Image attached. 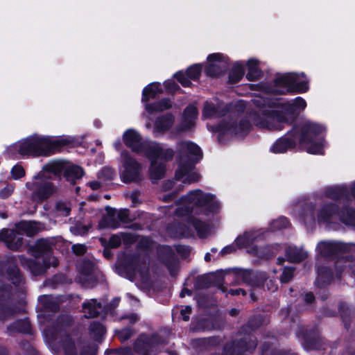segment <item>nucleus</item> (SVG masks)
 <instances>
[{
    "instance_id": "obj_9",
    "label": "nucleus",
    "mask_w": 355,
    "mask_h": 355,
    "mask_svg": "<svg viewBox=\"0 0 355 355\" xmlns=\"http://www.w3.org/2000/svg\"><path fill=\"white\" fill-rule=\"evenodd\" d=\"M50 163L45 164L42 170L26 182L25 187L30 198L35 203H42L51 198L58 191V186L53 182L51 174Z\"/></svg>"
},
{
    "instance_id": "obj_24",
    "label": "nucleus",
    "mask_w": 355,
    "mask_h": 355,
    "mask_svg": "<svg viewBox=\"0 0 355 355\" xmlns=\"http://www.w3.org/2000/svg\"><path fill=\"white\" fill-rule=\"evenodd\" d=\"M162 345V341L158 336H153L148 338L146 336H141L135 345V349L144 355H147L148 352L157 351V347Z\"/></svg>"
},
{
    "instance_id": "obj_28",
    "label": "nucleus",
    "mask_w": 355,
    "mask_h": 355,
    "mask_svg": "<svg viewBox=\"0 0 355 355\" xmlns=\"http://www.w3.org/2000/svg\"><path fill=\"white\" fill-rule=\"evenodd\" d=\"M93 264L90 261H86L83 265L78 266L79 276L78 281L84 286L89 288L93 286L95 278L92 274Z\"/></svg>"
},
{
    "instance_id": "obj_34",
    "label": "nucleus",
    "mask_w": 355,
    "mask_h": 355,
    "mask_svg": "<svg viewBox=\"0 0 355 355\" xmlns=\"http://www.w3.org/2000/svg\"><path fill=\"white\" fill-rule=\"evenodd\" d=\"M101 309V303H97L96 300L94 299L85 302L83 305V311L87 318L96 316Z\"/></svg>"
},
{
    "instance_id": "obj_41",
    "label": "nucleus",
    "mask_w": 355,
    "mask_h": 355,
    "mask_svg": "<svg viewBox=\"0 0 355 355\" xmlns=\"http://www.w3.org/2000/svg\"><path fill=\"white\" fill-rule=\"evenodd\" d=\"M10 173L14 180H19L23 178L26 173L22 166L16 164L12 168Z\"/></svg>"
},
{
    "instance_id": "obj_15",
    "label": "nucleus",
    "mask_w": 355,
    "mask_h": 355,
    "mask_svg": "<svg viewBox=\"0 0 355 355\" xmlns=\"http://www.w3.org/2000/svg\"><path fill=\"white\" fill-rule=\"evenodd\" d=\"M52 169V174L60 175L63 173L64 177L69 182H73L75 180L83 175V168L64 160H53L49 162Z\"/></svg>"
},
{
    "instance_id": "obj_33",
    "label": "nucleus",
    "mask_w": 355,
    "mask_h": 355,
    "mask_svg": "<svg viewBox=\"0 0 355 355\" xmlns=\"http://www.w3.org/2000/svg\"><path fill=\"white\" fill-rule=\"evenodd\" d=\"M259 61L254 58L249 59L246 62L248 73L246 78L250 81L255 80L261 76V71L259 67Z\"/></svg>"
},
{
    "instance_id": "obj_49",
    "label": "nucleus",
    "mask_w": 355,
    "mask_h": 355,
    "mask_svg": "<svg viewBox=\"0 0 355 355\" xmlns=\"http://www.w3.org/2000/svg\"><path fill=\"white\" fill-rule=\"evenodd\" d=\"M72 250L76 254L80 255L86 252L87 247L83 244H76L72 246Z\"/></svg>"
},
{
    "instance_id": "obj_8",
    "label": "nucleus",
    "mask_w": 355,
    "mask_h": 355,
    "mask_svg": "<svg viewBox=\"0 0 355 355\" xmlns=\"http://www.w3.org/2000/svg\"><path fill=\"white\" fill-rule=\"evenodd\" d=\"M46 344L55 355H96L94 345H86L81 341H75L64 324H57L44 331Z\"/></svg>"
},
{
    "instance_id": "obj_45",
    "label": "nucleus",
    "mask_w": 355,
    "mask_h": 355,
    "mask_svg": "<svg viewBox=\"0 0 355 355\" xmlns=\"http://www.w3.org/2000/svg\"><path fill=\"white\" fill-rule=\"evenodd\" d=\"M132 330L129 328L123 329L120 331H116L119 340L121 341H125L128 339L132 335Z\"/></svg>"
},
{
    "instance_id": "obj_2",
    "label": "nucleus",
    "mask_w": 355,
    "mask_h": 355,
    "mask_svg": "<svg viewBox=\"0 0 355 355\" xmlns=\"http://www.w3.org/2000/svg\"><path fill=\"white\" fill-rule=\"evenodd\" d=\"M257 110L250 117L257 126L270 130H281L306 107V101L296 97L291 101L286 99H267L256 96L252 100Z\"/></svg>"
},
{
    "instance_id": "obj_64",
    "label": "nucleus",
    "mask_w": 355,
    "mask_h": 355,
    "mask_svg": "<svg viewBox=\"0 0 355 355\" xmlns=\"http://www.w3.org/2000/svg\"><path fill=\"white\" fill-rule=\"evenodd\" d=\"M205 260L206 261H209L211 260V255L209 252H207L205 256Z\"/></svg>"
},
{
    "instance_id": "obj_18",
    "label": "nucleus",
    "mask_w": 355,
    "mask_h": 355,
    "mask_svg": "<svg viewBox=\"0 0 355 355\" xmlns=\"http://www.w3.org/2000/svg\"><path fill=\"white\" fill-rule=\"evenodd\" d=\"M250 128V123L246 121H241L239 125L235 124L232 120L223 121L216 129L220 135H227L231 137L236 136L241 137L244 136Z\"/></svg>"
},
{
    "instance_id": "obj_30",
    "label": "nucleus",
    "mask_w": 355,
    "mask_h": 355,
    "mask_svg": "<svg viewBox=\"0 0 355 355\" xmlns=\"http://www.w3.org/2000/svg\"><path fill=\"white\" fill-rule=\"evenodd\" d=\"M348 191L355 197V181L352 182L349 187L344 184L329 187L326 189V195L330 198H335L344 195Z\"/></svg>"
},
{
    "instance_id": "obj_11",
    "label": "nucleus",
    "mask_w": 355,
    "mask_h": 355,
    "mask_svg": "<svg viewBox=\"0 0 355 355\" xmlns=\"http://www.w3.org/2000/svg\"><path fill=\"white\" fill-rule=\"evenodd\" d=\"M296 78H297V76L292 73L280 75L272 83L259 85L260 92L253 97L252 100L256 96H262L267 101V99H272L268 96L270 94H284L292 93L293 83ZM266 105H267V101Z\"/></svg>"
},
{
    "instance_id": "obj_43",
    "label": "nucleus",
    "mask_w": 355,
    "mask_h": 355,
    "mask_svg": "<svg viewBox=\"0 0 355 355\" xmlns=\"http://www.w3.org/2000/svg\"><path fill=\"white\" fill-rule=\"evenodd\" d=\"M15 187L12 184H6L1 190H0V198L6 199L12 195Z\"/></svg>"
},
{
    "instance_id": "obj_25",
    "label": "nucleus",
    "mask_w": 355,
    "mask_h": 355,
    "mask_svg": "<svg viewBox=\"0 0 355 355\" xmlns=\"http://www.w3.org/2000/svg\"><path fill=\"white\" fill-rule=\"evenodd\" d=\"M18 230L10 229L0 230V240L11 250H17L22 245V234Z\"/></svg>"
},
{
    "instance_id": "obj_13",
    "label": "nucleus",
    "mask_w": 355,
    "mask_h": 355,
    "mask_svg": "<svg viewBox=\"0 0 355 355\" xmlns=\"http://www.w3.org/2000/svg\"><path fill=\"white\" fill-rule=\"evenodd\" d=\"M142 166L127 150L121 153L119 175L123 182H135L141 178Z\"/></svg>"
},
{
    "instance_id": "obj_55",
    "label": "nucleus",
    "mask_w": 355,
    "mask_h": 355,
    "mask_svg": "<svg viewBox=\"0 0 355 355\" xmlns=\"http://www.w3.org/2000/svg\"><path fill=\"white\" fill-rule=\"evenodd\" d=\"M87 184L92 190L98 189L101 186V183L98 181H92L89 182Z\"/></svg>"
},
{
    "instance_id": "obj_53",
    "label": "nucleus",
    "mask_w": 355,
    "mask_h": 355,
    "mask_svg": "<svg viewBox=\"0 0 355 355\" xmlns=\"http://www.w3.org/2000/svg\"><path fill=\"white\" fill-rule=\"evenodd\" d=\"M112 355H132V351L129 348H124L115 351Z\"/></svg>"
},
{
    "instance_id": "obj_22",
    "label": "nucleus",
    "mask_w": 355,
    "mask_h": 355,
    "mask_svg": "<svg viewBox=\"0 0 355 355\" xmlns=\"http://www.w3.org/2000/svg\"><path fill=\"white\" fill-rule=\"evenodd\" d=\"M266 231L263 229L250 230L239 234L234 241V244L239 248H247L255 242L265 238Z\"/></svg>"
},
{
    "instance_id": "obj_39",
    "label": "nucleus",
    "mask_w": 355,
    "mask_h": 355,
    "mask_svg": "<svg viewBox=\"0 0 355 355\" xmlns=\"http://www.w3.org/2000/svg\"><path fill=\"white\" fill-rule=\"evenodd\" d=\"M289 226L290 222L288 219L284 216H281L271 222L270 229L272 231H276L288 228Z\"/></svg>"
},
{
    "instance_id": "obj_3",
    "label": "nucleus",
    "mask_w": 355,
    "mask_h": 355,
    "mask_svg": "<svg viewBox=\"0 0 355 355\" xmlns=\"http://www.w3.org/2000/svg\"><path fill=\"white\" fill-rule=\"evenodd\" d=\"M325 135L326 127L323 124L304 121L276 140L269 150L274 154L284 153L298 144L308 153L322 155L327 146Z\"/></svg>"
},
{
    "instance_id": "obj_36",
    "label": "nucleus",
    "mask_w": 355,
    "mask_h": 355,
    "mask_svg": "<svg viewBox=\"0 0 355 355\" xmlns=\"http://www.w3.org/2000/svg\"><path fill=\"white\" fill-rule=\"evenodd\" d=\"M245 73L244 64L241 62H235L232 68L229 76L230 82L232 83H238L241 80Z\"/></svg>"
},
{
    "instance_id": "obj_51",
    "label": "nucleus",
    "mask_w": 355,
    "mask_h": 355,
    "mask_svg": "<svg viewBox=\"0 0 355 355\" xmlns=\"http://www.w3.org/2000/svg\"><path fill=\"white\" fill-rule=\"evenodd\" d=\"M191 308L189 306H186L181 310V315L184 320L187 321L189 319V314L191 313Z\"/></svg>"
},
{
    "instance_id": "obj_61",
    "label": "nucleus",
    "mask_w": 355,
    "mask_h": 355,
    "mask_svg": "<svg viewBox=\"0 0 355 355\" xmlns=\"http://www.w3.org/2000/svg\"><path fill=\"white\" fill-rule=\"evenodd\" d=\"M51 298V297H50V296H46V295L41 296V297H40L39 300L40 302H47V301H49Z\"/></svg>"
},
{
    "instance_id": "obj_42",
    "label": "nucleus",
    "mask_w": 355,
    "mask_h": 355,
    "mask_svg": "<svg viewBox=\"0 0 355 355\" xmlns=\"http://www.w3.org/2000/svg\"><path fill=\"white\" fill-rule=\"evenodd\" d=\"M354 262L352 261H349V259H345L343 257L340 258L336 263V269L337 271V276H338V273L343 269V264L345 263V268L349 267L350 268L352 267V263Z\"/></svg>"
},
{
    "instance_id": "obj_60",
    "label": "nucleus",
    "mask_w": 355,
    "mask_h": 355,
    "mask_svg": "<svg viewBox=\"0 0 355 355\" xmlns=\"http://www.w3.org/2000/svg\"><path fill=\"white\" fill-rule=\"evenodd\" d=\"M71 231L73 233H74V234H84V233H85V232L87 231V227H85V226H84V227H83V231H81V232H76V230H75V228H71Z\"/></svg>"
},
{
    "instance_id": "obj_23",
    "label": "nucleus",
    "mask_w": 355,
    "mask_h": 355,
    "mask_svg": "<svg viewBox=\"0 0 355 355\" xmlns=\"http://www.w3.org/2000/svg\"><path fill=\"white\" fill-rule=\"evenodd\" d=\"M256 346V340L252 337L248 336L236 344L227 345L225 347V352L226 355H240L245 352L251 353Z\"/></svg>"
},
{
    "instance_id": "obj_20",
    "label": "nucleus",
    "mask_w": 355,
    "mask_h": 355,
    "mask_svg": "<svg viewBox=\"0 0 355 355\" xmlns=\"http://www.w3.org/2000/svg\"><path fill=\"white\" fill-rule=\"evenodd\" d=\"M107 216L100 222V227L116 229L119 227V223H125L128 219V210H116L110 207L105 208Z\"/></svg>"
},
{
    "instance_id": "obj_50",
    "label": "nucleus",
    "mask_w": 355,
    "mask_h": 355,
    "mask_svg": "<svg viewBox=\"0 0 355 355\" xmlns=\"http://www.w3.org/2000/svg\"><path fill=\"white\" fill-rule=\"evenodd\" d=\"M121 243V238L119 235H113L110 239V245L112 248H117Z\"/></svg>"
},
{
    "instance_id": "obj_59",
    "label": "nucleus",
    "mask_w": 355,
    "mask_h": 355,
    "mask_svg": "<svg viewBox=\"0 0 355 355\" xmlns=\"http://www.w3.org/2000/svg\"><path fill=\"white\" fill-rule=\"evenodd\" d=\"M191 294V292L188 289H183L180 293V297H184L186 295H190Z\"/></svg>"
},
{
    "instance_id": "obj_27",
    "label": "nucleus",
    "mask_w": 355,
    "mask_h": 355,
    "mask_svg": "<svg viewBox=\"0 0 355 355\" xmlns=\"http://www.w3.org/2000/svg\"><path fill=\"white\" fill-rule=\"evenodd\" d=\"M202 69V64H196L191 66L186 73L182 71L176 73L175 77L183 87H189L191 84L190 80H197L200 75Z\"/></svg>"
},
{
    "instance_id": "obj_10",
    "label": "nucleus",
    "mask_w": 355,
    "mask_h": 355,
    "mask_svg": "<svg viewBox=\"0 0 355 355\" xmlns=\"http://www.w3.org/2000/svg\"><path fill=\"white\" fill-rule=\"evenodd\" d=\"M35 258H42L43 265L38 266L33 261L27 259L24 256H19V260L22 266L28 268L35 275L44 272L50 266L56 267L58 264L57 259L51 254L49 243L46 240H40L35 245Z\"/></svg>"
},
{
    "instance_id": "obj_7",
    "label": "nucleus",
    "mask_w": 355,
    "mask_h": 355,
    "mask_svg": "<svg viewBox=\"0 0 355 355\" xmlns=\"http://www.w3.org/2000/svg\"><path fill=\"white\" fill-rule=\"evenodd\" d=\"M293 215L307 227H312L316 222L320 224H329L338 220L355 226V211L348 206H344L339 210L334 204H325L315 209L312 205H307L303 208L302 213L295 212Z\"/></svg>"
},
{
    "instance_id": "obj_19",
    "label": "nucleus",
    "mask_w": 355,
    "mask_h": 355,
    "mask_svg": "<svg viewBox=\"0 0 355 355\" xmlns=\"http://www.w3.org/2000/svg\"><path fill=\"white\" fill-rule=\"evenodd\" d=\"M7 276L13 286L6 287L2 282H0V298L8 296L12 292H21L24 290V280L16 267L10 268Z\"/></svg>"
},
{
    "instance_id": "obj_37",
    "label": "nucleus",
    "mask_w": 355,
    "mask_h": 355,
    "mask_svg": "<svg viewBox=\"0 0 355 355\" xmlns=\"http://www.w3.org/2000/svg\"><path fill=\"white\" fill-rule=\"evenodd\" d=\"M17 229L24 231L28 236H33L41 230L40 225L35 221H22Z\"/></svg>"
},
{
    "instance_id": "obj_52",
    "label": "nucleus",
    "mask_w": 355,
    "mask_h": 355,
    "mask_svg": "<svg viewBox=\"0 0 355 355\" xmlns=\"http://www.w3.org/2000/svg\"><path fill=\"white\" fill-rule=\"evenodd\" d=\"M21 323V322H17V324ZM22 323V327H19L17 326L16 328L19 331H21V332H24V333H27L29 331V329H30V325H29V323L28 322V321L26 320H24L23 322H21Z\"/></svg>"
},
{
    "instance_id": "obj_6",
    "label": "nucleus",
    "mask_w": 355,
    "mask_h": 355,
    "mask_svg": "<svg viewBox=\"0 0 355 355\" xmlns=\"http://www.w3.org/2000/svg\"><path fill=\"white\" fill-rule=\"evenodd\" d=\"M126 146L137 153H144L150 160V175L154 180L160 179L165 173L164 162L172 159L173 150L166 146L147 140L135 129H128L123 134Z\"/></svg>"
},
{
    "instance_id": "obj_54",
    "label": "nucleus",
    "mask_w": 355,
    "mask_h": 355,
    "mask_svg": "<svg viewBox=\"0 0 355 355\" xmlns=\"http://www.w3.org/2000/svg\"><path fill=\"white\" fill-rule=\"evenodd\" d=\"M234 251H235L234 245H227L225 248H223L221 250L220 253H221V254L225 255L227 254H230Z\"/></svg>"
},
{
    "instance_id": "obj_21",
    "label": "nucleus",
    "mask_w": 355,
    "mask_h": 355,
    "mask_svg": "<svg viewBox=\"0 0 355 355\" xmlns=\"http://www.w3.org/2000/svg\"><path fill=\"white\" fill-rule=\"evenodd\" d=\"M198 116V110L193 105H189L184 110L182 121L176 127L175 131L171 132L173 137L178 134L185 132L193 129L196 125V121Z\"/></svg>"
},
{
    "instance_id": "obj_57",
    "label": "nucleus",
    "mask_w": 355,
    "mask_h": 355,
    "mask_svg": "<svg viewBox=\"0 0 355 355\" xmlns=\"http://www.w3.org/2000/svg\"><path fill=\"white\" fill-rule=\"evenodd\" d=\"M304 300L306 302L311 303L314 300V296L311 293H306L304 296Z\"/></svg>"
},
{
    "instance_id": "obj_29",
    "label": "nucleus",
    "mask_w": 355,
    "mask_h": 355,
    "mask_svg": "<svg viewBox=\"0 0 355 355\" xmlns=\"http://www.w3.org/2000/svg\"><path fill=\"white\" fill-rule=\"evenodd\" d=\"M175 117L171 114H167L157 118L153 127V133L159 135L168 131L173 125Z\"/></svg>"
},
{
    "instance_id": "obj_48",
    "label": "nucleus",
    "mask_w": 355,
    "mask_h": 355,
    "mask_svg": "<svg viewBox=\"0 0 355 355\" xmlns=\"http://www.w3.org/2000/svg\"><path fill=\"white\" fill-rule=\"evenodd\" d=\"M164 86L168 92H174L178 89V85L172 79L167 80L164 82Z\"/></svg>"
},
{
    "instance_id": "obj_12",
    "label": "nucleus",
    "mask_w": 355,
    "mask_h": 355,
    "mask_svg": "<svg viewBox=\"0 0 355 355\" xmlns=\"http://www.w3.org/2000/svg\"><path fill=\"white\" fill-rule=\"evenodd\" d=\"M162 92V87L159 83H150L144 88L141 102L145 103L144 107L148 113L163 112L171 107L172 103L168 98H164L154 103H148L150 99H154L161 94Z\"/></svg>"
},
{
    "instance_id": "obj_14",
    "label": "nucleus",
    "mask_w": 355,
    "mask_h": 355,
    "mask_svg": "<svg viewBox=\"0 0 355 355\" xmlns=\"http://www.w3.org/2000/svg\"><path fill=\"white\" fill-rule=\"evenodd\" d=\"M127 272L143 282H146L150 276V267L148 259L140 256L127 257L125 261Z\"/></svg>"
},
{
    "instance_id": "obj_17",
    "label": "nucleus",
    "mask_w": 355,
    "mask_h": 355,
    "mask_svg": "<svg viewBox=\"0 0 355 355\" xmlns=\"http://www.w3.org/2000/svg\"><path fill=\"white\" fill-rule=\"evenodd\" d=\"M229 58L220 53L209 54L205 65V73L211 77L219 76L228 67Z\"/></svg>"
},
{
    "instance_id": "obj_62",
    "label": "nucleus",
    "mask_w": 355,
    "mask_h": 355,
    "mask_svg": "<svg viewBox=\"0 0 355 355\" xmlns=\"http://www.w3.org/2000/svg\"><path fill=\"white\" fill-rule=\"evenodd\" d=\"M129 319H130V322H135L139 318H138V316L137 315H132L130 316Z\"/></svg>"
},
{
    "instance_id": "obj_38",
    "label": "nucleus",
    "mask_w": 355,
    "mask_h": 355,
    "mask_svg": "<svg viewBox=\"0 0 355 355\" xmlns=\"http://www.w3.org/2000/svg\"><path fill=\"white\" fill-rule=\"evenodd\" d=\"M317 283H329L333 280L332 272L326 267L318 268Z\"/></svg>"
},
{
    "instance_id": "obj_58",
    "label": "nucleus",
    "mask_w": 355,
    "mask_h": 355,
    "mask_svg": "<svg viewBox=\"0 0 355 355\" xmlns=\"http://www.w3.org/2000/svg\"><path fill=\"white\" fill-rule=\"evenodd\" d=\"M347 250H344V252H349L355 253V244H347Z\"/></svg>"
},
{
    "instance_id": "obj_44",
    "label": "nucleus",
    "mask_w": 355,
    "mask_h": 355,
    "mask_svg": "<svg viewBox=\"0 0 355 355\" xmlns=\"http://www.w3.org/2000/svg\"><path fill=\"white\" fill-rule=\"evenodd\" d=\"M293 268H285L281 276V282L283 283L289 282L293 277Z\"/></svg>"
},
{
    "instance_id": "obj_16",
    "label": "nucleus",
    "mask_w": 355,
    "mask_h": 355,
    "mask_svg": "<svg viewBox=\"0 0 355 355\" xmlns=\"http://www.w3.org/2000/svg\"><path fill=\"white\" fill-rule=\"evenodd\" d=\"M238 279L245 282L251 286H266L268 290L275 291L277 286L272 280H267L265 272H254L248 270L240 269L236 272Z\"/></svg>"
},
{
    "instance_id": "obj_63",
    "label": "nucleus",
    "mask_w": 355,
    "mask_h": 355,
    "mask_svg": "<svg viewBox=\"0 0 355 355\" xmlns=\"http://www.w3.org/2000/svg\"><path fill=\"white\" fill-rule=\"evenodd\" d=\"M114 145L115 148L117 150L120 149V148L121 146V144L119 141L115 142Z\"/></svg>"
},
{
    "instance_id": "obj_4",
    "label": "nucleus",
    "mask_w": 355,
    "mask_h": 355,
    "mask_svg": "<svg viewBox=\"0 0 355 355\" xmlns=\"http://www.w3.org/2000/svg\"><path fill=\"white\" fill-rule=\"evenodd\" d=\"M178 168L175 180H168L162 185V190L168 192L162 196L166 202L172 200L185 185L198 181L200 177L193 166L202 157L200 147L191 141H184L178 144Z\"/></svg>"
},
{
    "instance_id": "obj_40",
    "label": "nucleus",
    "mask_w": 355,
    "mask_h": 355,
    "mask_svg": "<svg viewBox=\"0 0 355 355\" xmlns=\"http://www.w3.org/2000/svg\"><path fill=\"white\" fill-rule=\"evenodd\" d=\"M90 334L96 340H99L105 333L104 327L98 322H93L90 325Z\"/></svg>"
},
{
    "instance_id": "obj_31",
    "label": "nucleus",
    "mask_w": 355,
    "mask_h": 355,
    "mask_svg": "<svg viewBox=\"0 0 355 355\" xmlns=\"http://www.w3.org/2000/svg\"><path fill=\"white\" fill-rule=\"evenodd\" d=\"M223 108L222 103L219 102L217 99L206 102L202 115L203 117L210 118L218 116L221 114L220 110Z\"/></svg>"
},
{
    "instance_id": "obj_5",
    "label": "nucleus",
    "mask_w": 355,
    "mask_h": 355,
    "mask_svg": "<svg viewBox=\"0 0 355 355\" xmlns=\"http://www.w3.org/2000/svg\"><path fill=\"white\" fill-rule=\"evenodd\" d=\"M71 141L72 139L69 136L55 137L34 133L6 146L3 154L12 159L49 156Z\"/></svg>"
},
{
    "instance_id": "obj_56",
    "label": "nucleus",
    "mask_w": 355,
    "mask_h": 355,
    "mask_svg": "<svg viewBox=\"0 0 355 355\" xmlns=\"http://www.w3.org/2000/svg\"><path fill=\"white\" fill-rule=\"evenodd\" d=\"M229 293H230L232 295H240V294L245 295V291L243 289L239 288V289L230 290L229 291Z\"/></svg>"
},
{
    "instance_id": "obj_32",
    "label": "nucleus",
    "mask_w": 355,
    "mask_h": 355,
    "mask_svg": "<svg viewBox=\"0 0 355 355\" xmlns=\"http://www.w3.org/2000/svg\"><path fill=\"white\" fill-rule=\"evenodd\" d=\"M297 76V78L293 83L292 92L304 93L309 89V80L306 78L304 73H293Z\"/></svg>"
},
{
    "instance_id": "obj_26",
    "label": "nucleus",
    "mask_w": 355,
    "mask_h": 355,
    "mask_svg": "<svg viewBox=\"0 0 355 355\" xmlns=\"http://www.w3.org/2000/svg\"><path fill=\"white\" fill-rule=\"evenodd\" d=\"M346 243L335 241H321L318 243L316 250L318 253L322 256L327 257L334 253H344V250H347Z\"/></svg>"
},
{
    "instance_id": "obj_1",
    "label": "nucleus",
    "mask_w": 355,
    "mask_h": 355,
    "mask_svg": "<svg viewBox=\"0 0 355 355\" xmlns=\"http://www.w3.org/2000/svg\"><path fill=\"white\" fill-rule=\"evenodd\" d=\"M175 214L185 217L186 224L174 223L167 231L175 238L193 236V230L200 238L211 234L209 222L218 215L222 208L221 202L211 193L195 189L181 197L176 205Z\"/></svg>"
},
{
    "instance_id": "obj_47",
    "label": "nucleus",
    "mask_w": 355,
    "mask_h": 355,
    "mask_svg": "<svg viewBox=\"0 0 355 355\" xmlns=\"http://www.w3.org/2000/svg\"><path fill=\"white\" fill-rule=\"evenodd\" d=\"M114 176V172L111 168H104L98 173L99 178H105V180H112Z\"/></svg>"
},
{
    "instance_id": "obj_35",
    "label": "nucleus",
    "mask_w": 355,
    "mask_h": 355,
    "mask_svg": "<svg viewBox=\"0 0 355 355\" xmlns=\"http://www.w3.org/2000/svg\"><path fill=\"white\" fill-rule=\"evenodd\" d=\"M286 254L291 262H299L304 259H306L308 256V253L306 251L304 250L302 248H297L296 247L289 246L286 250Z\"/></svg>"
},
{
    "instance_id": "obj_46",
    "label": "nucleus",
    "mask_w": 355,
    "mask_h": 355,
    "mask_svg": "<svg viewBox=\"0 0 355 355\" xmlns=\"http://www.w3.org/2000/svg\"><path fill=\"white\" fill-rule=\"evenodd\" d=\"M56 208L58 211L64 216L69 215L71 208L69 207V205L65 202H58L56 205Z\"/></svg>"
}]
</instances>
